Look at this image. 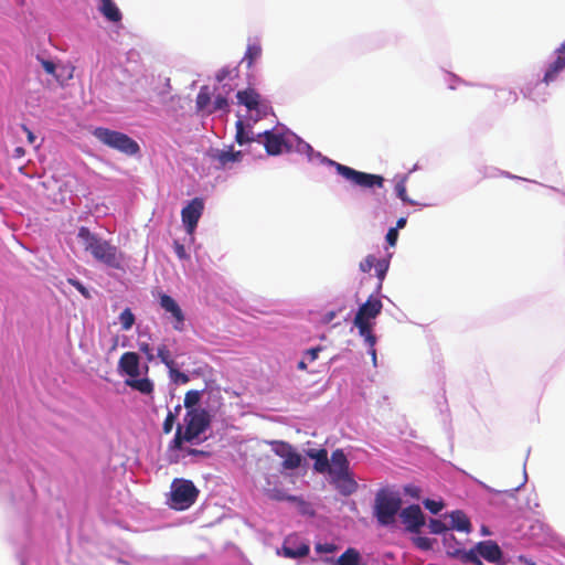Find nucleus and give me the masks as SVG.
<instances>
[{
	"label": "nucleus",
	"mask_w": 565,
	"mask_h": 565,
	"mask_svg": "<svg viewBox=\"0 0 565 565\" xmlns=\"http://www.w3.org/2000/svg\"><path fill=\"white\" fill-rule=\"evenodd\" d=\"M270 445L275 455L284 459V469L294 470L300 467L302 457L290 444L282 440H274Z\"/></svg>",
	"instance_id": "9b49d317"
},
{
	"label": "nucleus",
	"mask_w": 565,
	"mask_h": 565,
	"mask_svg": "<svg viewBox=\"0 0 565 565\" xmlns=\"http://www.w3.org/2000/svg\"><path fill=\"white\" fill-rule=\"evenodd\" d=\"M93 136L105 146L126 156H136L140 152L138 142L124 132L97 127L94 129Z\"/></svg>",
	"instance_id": "0eeeda50"
},
{
	"label": "nucleus",
	"mask_w": 565,
	"mask_h": 565,
	"mask_svg": "<svg viewBox=\"0 0 565 565\" xmlns=\"http://www.w3.org/2000/svg\"><path fill=\"white\" fill-rule=\"evenodd\" d=\"M138 348L139 351L146 355L148 362H152L154 360L153 350L148 342H139Z\"/></svg>",
	"instance_id": "37998d69"
},
{
	"label": "nucleus",
	"mask_w": 565,
	"mask_h": 565,
	"mask_svg": "<svg viewBox=\"0 0 565 565\" xmlns=\"http://www.w3.org/2000/svg\"><path fill=\"white\" fill-rule=\"evenodd\" d=\"M404 492H405L406 494H408V495L413 497V498L418 499V498H419L420 490H419V488H417V487H415V486H411V484H408V486H406V487L404 488Z\"/></svg>",
	"instance_id": "3c124183"
},
{
	"label": "nucleus",
	"mask_w": 565,
	"mask_h": 565,
	"mask_svg": "<svg viewBox=\"0 0 565 565\" xmlns=\"http://www.w3.org/2000/svg\"><path fill=\"white\" fill-rule=\"evenodd\" d=\"M415 545L423 551H428L433 547V542L428 537L418 536L415 539Z\"/></svg>",
	"instance_id": "de8ad7c7"
},
{
	"label": "nucleus",
	"mask_w": 565,
	"mask_h": 565,
	"mask_svg": "<svg viewBox=\"0 0 565 565\" xmlns=\"http://www.w3.org/2000/svg\"><path fill=\"white\" fill-rule=\"evenodd\" d=\"M98 10L105 19L113 23H118L122 19V14L114 0H99Z\"/></svg>",
	"instance_id": "aec40b11"
},
{
	"label": "nucleus",
	"mask_w": 565,
	"mask_h": 565,
	"mask_svg": "<svg viewBox=\"0 0 565 565\" xmlns=\"http://www.w3.org/2000/svg\"><path fill=\"white\" fill-rule=\"evenodd\" d=\"M401 507L402 498L399 493L388 488H382L375 494L374 516L379 524L383 526L391 525L395 522V516Z\"/></svg>",
	"instance_id": "423d86ee"
},
{
	"label": "nucleus",
	"mask_w": 565,
	"mask_h": 565,
	"mask_svg": "<svg viewBox=\"0 0 565 565\" xmlns=\"http://www.w3.org/2000/svg\"><path fill=\"white\" fill-rule=\"evenodd\" d=\"M395 192H396V195L403 202L413 204V202L407 196V192H406V177H403L399 181L396 182Z\"/></svg>",
	"instance_id": "c9c22d12"
},
{
	"label": "nucleus",
	"mask_w": 565,
	"mask_h": 565,
	"mask_svg": "<svg viewBox=\"0 0 565 565\" xmlns=\"http://www.w3.org/2000/svg\"><path fill=\"white\" fill-rule=\"evenodd\" d=\"M118 371L128 379L140 375V358L136 352H125L118 361Z\"/></svg>",
	"instance_id": "2eb2a0df"
},
{
	"label": "nucleus",
	"mask_w": 565,
	"mask_h": 565,
	"mask_svg": "<svg viewBox=\"0 0 565 565\" xmlns=\"http://www.w3.org/2000/svg\"><path fill=\"white\" fill-rule=\"evenodd\" d=\"M328 162L335 168L341 177L361 188H382L384 184V178L382 175L358 171L333 160H328Z\"/></svg>",
	"instance_id": "1a4fd4ad"
},
{
	"label": "nucleus",
	"mask_w": 565,
	"mask_h": 565,
	"mask_svg": "<svg viewBox=\"0 0 565 565\" xmlns=\"http://www.w3.org/2000/svg\"><path fill=\"white\" fill-rule=\"evenodd\" d=\"M73 71H74V67L72 66L67 76H66V79H71L73 77Z\"/></svg>",
	"instance_id": "0e129e2a"
},
{
	"label": "nucleus",
	"mask_w": 565,
	"mask_h": 565,
	"mask_svg": "<svg viewBox=\"0 0 565 565\" xmlns=\"http://www.w3.org/2000/svg\"><path fill=\"white\" fill-rule=\"evenodd\" d=\"M405 224H406V218L401 217V218L397 220L395 228H397V230L398 228H403L405 226Z\"/></svg>",
	"instance_id": "13d9d810"
},
{
	"label": "nucleus",
	"mask_w": 565,
	"mask_h": 565,
	"mask_svg": "<svg viewBox=\"0 0 565 565\" xmlns=\"http://www.w3.org/2000/svg\"><path fill=\"white\" fill-rule=\"evenodd\" d=\"M383 308L382 301L374 296H370L367 300L359 308L353 324L358 328L359 334L364 338L366 343H376V337L373 333L374 320L381 313Z\"/></svg>",
	"instance_id": "39448f33"
},
{
	"label": "nucleus",
	"mask_w": 565,
	"mask_h": 565,
	"mask_svg": "<svg viewBox=\"0 0 565 565\" xmlns=\"http://www.w3.org/2000/svg\"><path fill=\"white\" fill-rule=\"evenodd\" d=\"M565 79V40L553 51L543 70V76L532 84V100L545 102L550 93H541L551 84Z\"/></svg>",
	"instance_id": "7ed1b4c3"
},
{
	"label": "nucleus",
	"mask_w": 565,
	"mask_h": 565,
	"mask_svg": "<svg viewBox=\"0 0 565 565\" xmlns=\"http://www.w3.org/2000/svg\"><path fill=\"white\" fill-rule=\"evenodd\" d=\"M222 110L224 113H228V100L224 96H216L213 106L207 109V114H212L214 111Z\"/></svg>",
	"instance_id": "72a5a7b5"
},
{
	"label": "nucleus",
	"mask_w": 565,
	"mask_h": 565,
	"mask_svg": "<svg viewBox=\"0 0 565 565\" xmlns=\"http://www.w3.org/2000/svg\"><path fill=\"white\" fill-rule=\"evenodd\" d=\"M449 544L451 545L452 548H461L459 546V543L457 542V540L455 539V541L452 540H449Z\"/></svg>",
	"instance_id": "052dcab7"
},
{
	"label": "nucleus",
	"mask_w": 565,
	"mask_h": 565,
	"mask_svg": "<svg viewBox=\"0 0 565 565\" xmlns=\"http://www.w3.org/2000/svg\"><path fill=\"white\" fill-rule=\"evenodd\" d=\"M199 490L191 480L174 479L171 483L170 505L175 510H185L196 501Z\"/></svg>",
	"instance_id": "6e6552de"
},
{
	"label": "nucleus",
	"mask_w": 565,
	"mask_h": 565,
	"mask_svg": "<svg viewBox=\"0 0 565 565\" xmlns=\"http://www.w3.org/2000/svg\"><path fill=\"white\" fill-rule=\"evenodd\" d=\"M21 127H22V130L26 134L28 141L30 143H34L36 140L35 135L25 125H22Z\"/></svg>",
	"instance_id": "5fc2aeb1"
},
{
	"label": "nucleus",
	"mask_w": 565,
	"mask_h": 565,
	"mask_svg": "<svg viewBox=\"0 0 565 565\" xmlns=\"http://www.w3.org/2000/svg\"><path fill=\"white\" fill-rule=\"evenodd\" d=\"M216 160L220 162L222 167L227 166L231 162H237L242 158L241 151H233V148L230 150L218 151L215 156Z\"/></svg>",
	"instance_id": "cd10ccee"
},
{
	"label": "nucleus",
	"mask_w": 565,
	"mask_h": 565,
	"mask_svg": "<svg viewBox=\"0 0 565 565\" xmlns=\"http://www.w3.org/2000/svg\"><path fill=\"white\" fill-rule=\"evenodd\" d=\"M424 505L433 514H437L444 508V503L441 501H435L430 499H426L424 501Z\"/></svg>",
	"instance_id": "79ce46f5"
},
{
	"label": "nucleus",
	"mask_w": 565,
	"mask_h": 565,
	"mask_svg": "<svg viewBox=\"0 0 565 565\" xmlns=\"http://www.w3.org/2000/svg\"><path fill=\"white\" fill-rule=\"evenodd\" d=\"M14 152H15V157H18V158L23 157L24 153H25V151H24V149L22 147L15 148Z\"/></svg>",
	"instance_id": "bf43d9fd"
},
{
	"label": "nucleus",
	"mask_w": 565,
	"mask_h": 565,
	"mask_svg": "<svg viewBox=\"0 0 565 565\" xmlns=\"http://www.w3.org/2000/svg\"><path fill=\"white\" fill-rule=\"evenodd\" d=\"M428 527L433 534H443L448 530L447 525L437 519H430Z\"/></svg>",
	"instance_id": "4c0bfd02"
},
{
	"label": "nucleus",
	"mask_w": 565,
	"mask_h": 565,
	"mask_svg": "<svg viewBox=\"0 0 565 565\" xmlns=\"http://www.w3.org/2000/svg\"><path fill=\"white\" fill-rule=\"evenodd\" d=\"M157 356L159 358L161 363H163L167 366L168 370H172L173 365L177 364L171 351L169 350L168 345H166V344H160L158 347Z\"/></svg>",
	"instance_id": "c756f323"
},
{
	"label": "nucleus",
	"mask_w": 565,
	"mask_h": 565,
	"mask_svg": "<svg viewBox=\"0 0 565 565\" xmlns=\"http://www.w3.org/2000/svg\"><path fill=\"white\" fill-rule=\"evenodd\" d=\"M125 384L129 387H131L132 390H136L142 394H151L153 392V388H154V385L152 383V381L148 377H143V379H138V377H132V379H127L125 381Z\"/></svg>",
	"instance_id": "b1692460"
},
{
	"label": "nucleus",
	"mask_w": 565,
	"mask_h": 565,
	"mask_svg": "<svg viewBox=\"0 0 565 565\" xmlns=\"http://www.w3.org/2000/svg\"><path fill=\"white\" fill-rule=\"evenodd\" d=\"M211 89L207 85L201 86L199 94L195 100V107L198 111H205L207 114V109L211 108Z\"/></svg>",
	"instance_id": "a878e982"
},
{
	"label": "nucleus",
	"mask_w": 565,
	"mask_h": 565,
	"mask_svg": "<svg viewBox=\"0 0 565 565\" xmlns=\"http://www.w3.org/2000/svg\"><path fill=\"white\" fill-rule=\"evenodd\" d=\"M190 454L192 455H198V454H201V451L196 450V449H190L189 451Z\"/></svg>",
	"instance_id": "69168bd1"
},
{
	"label": "nucleus",
	"mask_w": 565,
	"mask_h": 565,
	"mask_svg": "<svg viewBox=\"0 0 565 565\" xmlns=\"http://www.w3.org/2000/svg\"><path fill=\"white\" fill-rule=\"evenodd\" d=\"M204 211V202L201 198L192 199L181 211L182 223L188 234H193L199 220Z\"/></svg>",
	"instance_id": "f8f14e48"
},
{
	"label": "nucleus",
	"mask_w": 565,
	"mask_h": 565,
	"mask_svg": "<svg viewBox=\"0 0 565 565\" xmlns=\"http://www.w3.org/2000/svg\"><path fill=\"white\" fill-rule=\"evenodd\" d=\"M537 502L532 507V546H543L561 552L565 555V539L561 536L537 511Z\"/></svg>",
	"instance_id": "20e7f679"
},
{
	"label": "nucleus",
	"mask_w": 565,
	"mask_h": 565,
	"mask_svg": "<svg viewBox=\"0 0 565 565\" xmlns=\"http://www.w3.org/2000/svg\"><path fill=\"white\" fill-rule=\"evenodd\" d=\"M262 135H258L260 138ZM264 137V147L266 152L269 156H278L282 152L284 147H286V141L281 135L274 134L271 131H265L263 134Z\"/></svg>",
	"instance_id": "dca6fc26"
},
{
	"label": "nucleus",
	"mask_w": 565,
	"mask_h": 565,
	"mask_svg": "<svg viewBox=\"0 0 565 565\" xmlns=\"http://www.w3.org/2000/svg\"><path fill=\"white\" fill-rule=\"evenodd\" d=\"M307 455L315 459L313 468L317 472L324 473L329 469L328 451L322 449H310Z\"/></svg>",
	"instance_id": "5701e85b"
},
{
	"label": "nucleus",
	"mask_w": 565,
	"mask_h": 565,
	"mask_svg": "<svg viewBox=\"0 0 565 565\" xmlns=\"http://www.w3.org/2000/svg\"><path fill=\"white\" fill-rule=\"evenodd\" d=\"M262 55V47L259 44H249L247 46V50L245 52V55L243 57V61L242 62H246L247 64V67H252L254 62L259 58Z\"/></svg>",
	"instance_id": "c85d7f7f"
},
{
	"label": "nucleus",
	"mask_w": 565,
	"mask_h": 565,
	"mask_svg": "<svg viewBox=\"0 0 565 565\" xmlns=\"http://www.w3.org/2000/svg\"><path fill=\"white\" fill-rule=\"evenodd\" d=\"M174 252L180 259L186 258V252L182 244L174 242Z\"/></svg>",
	"instance_id": "864d4df0"
},
{
	"label": "nucleus",
	"mask_w": 565,
	"mask_h": 565,
	"mask_svg": "<svg viewBox=\"0 0 565 565\" xmlns=\"http://www.w3.org/2000/svg\"><path fill=\"white\" fill-rule=\"evenodd\" d=\"M183 433L184 431L182 430V426L178 425L174 438L172 440V446H171L172 448H175V449L181 448L183 441H185V438H183Z\"/></svg>",
	"instance_id": "a18cd8bd"
},
{
	"label": "nucleus",
	"mask_w": 565,
	"mask_h": 565,
	"mask_svg": "<svg viewBox=\"0 0 565 565\" xmlns=\"http://www.w3.org/2000/svg\"><path fill=\"white\" fill-rule=\"evenodd\" d=\"M169 373H170V377L174 381V382H180L182 384H185L189 382V376L185 374V373H182L178 370L177 367V364L173 365L172 370H169Z\"/></svg>",
	"instance_id": "a19ab883"
},
{
	"label": "nucleus",
	"mask_w": 565,
	"mask_h": 565,
	"mask_svg": "<svg viewBox=\"0 0 565 565\" xmlns=\"http://www.w3.org/2000/svg\"><path fill=\"white\" fill-rule=\"evenodd\" d=\"M306 367H307V364H306V362H305V361H300V362L298 363V369H300V370H305Z\"/></svg>",
	"instance_id": "680f3d73"
},
{
	"label": "nucleus",
	"mask_w": 565,
	"mask_h": 565,
	"mask_svg": "<svg viewBox=\"0 0 565 565\" xmlns=\"http://www.w3.org/2000/svg\"><path fill=\"white\" fill-rule=\"evenodd\" d=\"M388 266H390V263L387 259H376L375 258L374 268H375L376 276L380 279V282H382L383 279L385 278Z\"/></svg>",
	"instance_id": "e433bc0d"
},
{
	"label": "nucleus",
	"mask_w": 565,
	"mask_h": 565,
	"mask_svg": "<svg viewBox=\"0 0 565 565\" xmlns=\"http://www.w3.org/2000/svg\"><path fill=\"white\" fill-rule=\"evenodd\" d=\"M315 550L317 553H327V554H331V553H334L337 550H338V546L335 544H332V543H318L316 546H315Z\"/></svg>",
	"instance_id": "c03bdc74"
},
{
	"label": "nucleus",
	"mask_w": 565,
	"mask_h": 565,
	"mask_svg": "<svg viewBox=\"0 0 565 565\" xmlns=\"http://www.w3.org/2000/svg\"><path fill=\"white\" fill-rule=\"evenodd\" d=\"M349 460L341 449H337L331 455V462H329V469L327 470L330 476H335L350 471Z\"/></svg>",
	"instance_id": "6ab92c4d"
},
{
	"label": "nucleus",
	"mask_w": 565,
	"mask_h": 565,
	"mask_svg": "<svg viewBox=\"0 0 565 565\" xmlns=\"http://www.w3.org/2000/svg\"><path fill=\"white\" fill-rule=\"evenodd\" d=\"M402 522L411 533H419L420 527L425 524V516L419 505L412 504L401 512Z\"/></svg>",
	"instance_id": "4468645a"
},
{
	"label": "nucleus",
	"mask_w": 565,
	"mask_h": 565,
	"mask_svg": "<svg viewBox=\"0 0 565 565\" xmlns=\"http://www.w3.org/2000/svg\"><path fill=\"white\" fill-rule=\"evenodd\" d=\"M201 393L199 391H189L184 396V407L190 409H195L194 406L200 402Z\"/></svg>",
	"instance_id": "473e14b6"
},
{
	"label": "nucleus",
	"mask_w": 565,
	"mask_h": 565,
	"mask_svg": "<svg viewBox=\"0 0 565 565\" xmlns=\"http://www.w3.org/2000/svg\"><path fill=\"white\" fill-rule=\"evenodd\" d=\"M226 76V73L225 72H222V74H217L216 78L218 82L223 81L224 77Z\"/></svg>",
	"instance_id": "e2e57ef3"
},
{
	"label": "nucleus",
	"mask_w": 565,
	"mask_h": 565,
	"mask_svg": "<svg viewBox=\"0 0 565 565\" xmlns=\"http://www.w3.org/2000/svg\"><path fill=\"white\" fill-rule=\"evenodd\" d=\"M159 303L166 312H168L172 316L173 329L175 331H183L185 317H184L182 309L178 305V302L171 296H169L167 294H161L159 296Z\"/></svg>",
	"instance_id": "ddd939ff"
},
{
	"label": "nucleus",
	"mask_w": 565,
	"mask_h": 565,
	"mask_svg": "<svg viewBox=\"0 0 565 565\" xmlns=\"http://www.w3.org/2000/svg\"><path fill=\"white\" fill-rule=\"evenodd\" d=\"M77 238L85 252H88L94 259L107 265L108 267L119 269L121 266V254L117 247L89 231L86 226L78 228Z\"/></svg>",
	"instance_id": "f03ea898"
},
{
	"label": "nucleus",
	"mask_w": 565,
	"mask_h": 565,
	"mask_svg": "<svg viewBox=\"0 0 565 565\" xmlns=\"http://www.w3.org/2000/svg\"><path fill=\"white\" fill-rule=\"evenodd\" d=\"M235 127H236L235 140L238 145L242 146V145H245V143L254 140V138L250 137L249 134L245 130L243 120H241V119L237 120Z\"/></svg>",
	"instance_id": "7c9ffc66"
},
{
	"label": "nucleus",
	"mask_w": 565,
	"mask_h": 565,
	"mask_svg": "<svg viewBox=\"0 0 565 565\" xmlns=\"http://www.w3.org/2000/svg\"><path fill=\"white\" fill-rule=\"evenodd\" d=\"M320 351H321L320 347L311 348V349L307 350L306 356L309 360V362H313L318 358Z\"/></svg>",
	"instance_id": "603ef678"
},
{
	"label": "nucleus",
	"mask_w": 565,
	"mask_h": 565,
	"mask_svg": "<svg viewBox=\"0 0 565 565\" xmlns=\"http://www.w3.org/2000/svg\"><path fill=\"white\" fill-rule=\"evenodd\" d=\"M289 540L285 542V544L281 547V553L287 558H299L305 557L309 554V545L306 543L299 544L297 547H291L289 545Z\"/></svg>",
	"instance_id": "393cba45"
},
{
	"label": "nucleus",
	"mask_w": 565,
	"mask_h": 565,
	"mask_svg": "<svg viewBox=\"0 0 565 565\" xmlns=\"http://www.w3.org/2000/svg\"><path fill=\"white\" fill-rule=\"evenodd\" d=\"M369 345V353L371 354L372 356V361H373V364L376 365V350H375V344L376 343H366Z\"/></svg>",
	"instance_id": "6e6d98bb"
},
{
	"label": "nucleus",
	"mask_w": 565,
	"mask_h": 565,
	"mask_svg": "<svg viewBox=\"0 0 565 565\" xmlns=\"http://www.w3.org/2000/svg\"><path fill=\"white\" fill-rule=\"evenodd\" d=\"M67 282L75 287L85 299L92 298L89 290L79 280L75 278H68Z\"/></svg>",
	"instance_id": "ea45409f"
},
{
	"label": "nucleus",
	"mask_w": 565,
	"mask_h": 565,
	"mask_svg": "<svg viewBox=\"0 0 565 565\" xmlns=\"http://www.w3.org/2000/svg\"><path fill=\"white\" fill-rule=\"evenodd\" d=\"M335 316H337L335 311H329L324 315L323 321L326 323H329L335 318Z\"/></svg>",
	"instance_id": "4d7b16f0"
},
{
	"label": "nucleus",
	"mask_w": 565,
	"mask_h": 565,
	"mask_svg": "<svg viewBox=\"0 0 565 565\" xmlns=\"http://www.w3.org/2000/svg\"><path fill=\"white\" fill-rule=\"evenodd\" d=\"M236 97L238 103L244 105L248 110L258 109L260 96L255 89L247 88L244 90H239Z\"/></svg>",
	"instance_id": "412c9836"
},
{
	"label": "nucleus",
	"mask_w": 565,
	"mask_h": 565,
	"mask_svg": "<svg viewBox=\"0 0 565 565\" xmlns=\"http://www.w3.org/2000/svg\"><path fill=\"white\" fill-rule=\"evenodd\" d=\"M119 321L121 323V329L128 331L135 324L136 318L130 308H126L119 315Z\"/></svg>",
	"instance_id": "2f4dec72"
},
{
	"label": "nucleus",
	"mask_w": 565,
	"mask_h": 565,
	"mask_svg": "<svg viewBox=\"0 0 565 565\" xmlns=\"http://www.w3.org/2000/svg\"><path fill=\"white\" fill-rule=\"evenodd\" d=\"M267 495H268L269 499L276 500V501L296 502V503H298L300 505H305L306 504V502L301 498L296 497V495L287 494L285 491L280 490V489L268 490L267 491Z\"/></svg>",
	"instance_id": "bb28decb"
},
{
	"label": "nucleus",
	"mask_w": 565,
	"mask_h": 565,
	"mask_svg": "<svg viewBox=\"0 0 565 565\" xmlns=\"http://www.w3.org/2000/svg\"><path fill=\"white\" fill-rule=\"evenodd\" d=\"M398 238V231L397 228H390L386 234V242L390 246H395Z\"/></svg>",
	"instance_id": "09e8293b"
},
{
	"label": "nucleus",
	"mask_w": 565,
	"mask_h": 565,
	"mask_svg": "<svg viewBox=\"0 0 565 565\" xmlns=\"http://www.w3.org/2000/svg\"><path fill=\"white\" fill-rule=\"evenodd\" d=\"M375 265V257L373 255H369L364 260L360 263V269L363 273H369Z\"/></svg>",
	"instance_id": "49530a36"
},
{
	"label": "nucleus",
	"mask_w": 565,
	"mask_h": 565,
	"mask_svg": "<svg viewBox=\"0 0 565 565\" xmlns=\"http://www.w3.org/2000/svg\"><path fill=\"white\" fill-rule=\"evenodd\" d=\"M323 562L329 565H365L361 564V554L354 547L347 548L338 558L326 557Z\"/></svg>",
	"instance_id": "a211bd4d"
},
{
	"label": "nucleus",
	"mask_w": 565,
	"mask_h": 565,
	"mask_svg": "<svg viewBox=\"0 0 565 565\" xmlns=\"http://www.w3.org/2000/svg\"><path fill=\"white\" fill-rule=\"evenodd\" d=\"M450 527L460 532L470 533L472 525L466 513L456 510L449 513Z\"/></svg>",
	"instance_id": "4be33fe9"
},
{
	"label": "nucleus",
	"mask_w": 565,
	"mask_h": 565,
	"mask_svg": "<svg viewBox=\"0 0 565 565\" xmlns=\"http://www.w3.org/2000/svg\"><path fill=\"white\" fill-rule=\"evenodd\" d=\"M181 411V406L178 405L175 407V413H172L171 411H169L164 422H163V425H162V429H163V433L164 434H170L172 428H173V425L175 423V419H177V415L178 413Z\"/></svg>",
	"instance_id": "f704fd0d"
},
{
	"label": "nucleus",
	"mask_w": 565,
	"mask_h": 565,
	"mask_svg": "<svg viewBox=\"0 0 565 565\" xmlns=\"http://www.w3.org/2000/svg\"><path fill=\"white\" fill-rule=\"evenodd\" d=\"M183 420L185 424L183 438H185L188 443L193 441L210 426V416L204 409L186 411Z\"/></svg>",
	"instance_id": "9d476101"
},
{
	"label": "nucleus",
	"mask_w": 565,
	"mask_h": 565,
	"mask_svg": "<svg viewBox=\"0 0 565 565\" xmlns=\"http://www.w3.org/2000/svg\"><path fill=\"white\" fill-rule=\"evenodd\" d=\"M331 478L335 488L343 495H350L358 489V483L350 471L332 476Z\"/></svg>",
	"instance_id": "f3484780"
},
{
	"label": "nucleus",
	"mask_w": 565,
	"mask_h": 565,
	"mask_svg": "<svg viewBox=\"0 0 565 565\" xmlns=\"http://www.w3.org/2000/svg\"><path fill=\"white\" fill-rule=\"evenodd\" d=\"M449 540L455 541L454 534H447L444 536V545L448 556L459 559L463 564L482 565L480 557L484 558L489 563H500L503 557V553L497 542L492 540L478 542L472 548H452L449 544Z\"/></svg>",
	"instance_id": "f257e3e1"
},
{
	"label": "nucleus",
	"mask_w": 565,
	"mask_h": 565,
	"mask_svg": "<svg viewBox=\"0 0 565 565\" xmlns=\"http://www.w3.org/2000/svg\"><path fill=\"white\" fill-rule=\"evenodd\" d=\"M536 185L540 189H547L550 192L559 194L565 200V192H562L561 190L554 188V186H545L542 183L535 181L532 179V185Z\"/></svg>",
	"instance_id": "8fccbe9b"
},
{
	"label": "nucleus",
	"mask_w": 565,
	"mask_h": 565,
	"mask_svg": "<svg viewBox=\"0 0 565 565\" xmlns=\"http://www.w3.org/2000/svg\"><path fill=\"white\" fill-rule=\"evenodd\" d=\"M38 60L40 61L42 67L44 68V71L47 74L54 75L57 81H61V75H57L55 73L56 72V65L52 61L41 58L40 56H38Z\"/></svg>",
	"instance_id": "58836bf2"
}]
</instances>
